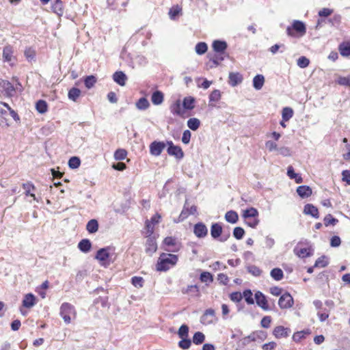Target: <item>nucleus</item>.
<instances>
[{"mask_svg":"<svg viewBox=\"0 0 350 350\" xmlns=\"http://www.w3.org/2000/svg\"><path fill=\"white\" fill-rule=\"evenodd\" d=\"M304 213L317 219L319 217L318 208L312 204H307L304 206Z\"/></svg>","mask_w":350,"mask_h":350,"instance_id":"16","label":"nucleus"},{"mask_svg":"<svg viewBox=\"0 0 350 350\" xmlns=\"http://www.w3.org/2000/svg\"><path fill=\"white\" fill-rule=\"evenodd\" d=\"M297 194L302 198H308L312 194V189L306 185H301L297 189Z\"/></svg>","mask_w":350,"mask_h":350,"instance_id":"19","label":"nucleus"},{"mask_svg":"<svg viewBox=\"0 0 350 350\" xmlns=\"http://www.w3.org/2000/svg\"><path fill=\"white\" fill-rule=\"evenodd\" d=\"M127 152L124 149H118L114 153V158L116 160H124L126 157Z\"/></svg>","mask_w":350,"mask_h":350,"instance_id":"50","label":"nucleus"},{"mask_svg":"<svg viewBox=\"0 0 350 350\" xmlns=\"http://www.w3.org/2000/svg\"><path fill=\"white\" fill-rule=\"evenodd\" d=\"M23 187L25 189V193L26 196H30L33 198V200H36L35 194L31 193V191H34L36 189L33 184L31 183H23Z\"/></svg>","mask_w":350,"mask_h":350,"instance_id":"34","label":"nucleus"},{"mask_svg":"<svg viewBox=\"0 0 350 350\" xmlns=\"http://www.w3.org/2000/svg\"><path fill=\"white\" fill-rule=\"evenodd\" d=\"M271 276L277 281H280L283 278V271L280 268H274L271 271Z\"/></svg>","mask_w":350,"mask_h":350,"instance_id":"37","label":"nucleus"},{"mask_svg":"<svg viewBox=\"0 0 350 350\" xmlns=\"http://www.w3.org/2000/svg\"><path fill=\"white\" fill-rule=\"evenodd\" d=\"M306 33L305 24L298 20L293 21L291 26L286 28V33L288 36L295 37L297 36H303Z\"/></svg>","mask_w":350,"mask_h":350,"instance_id":"2","label":"nucleus"},{"mask_svg":"<svg viewBox=\"0 0 350 350\" xmlns=\"http://www.w3.org/2000/svg\"><path fill=\"white\" fill-rule=\"evenodd\" d=\"M221 98V92L219 90H213L209 95V102H217Z\"/></svg>","mask_w":350,"mask_h":350,"instance_id":"49","label":"nucleus"},{"mask_svg":"<svg viewBox=\"0 0 350 350\" xmlns=\"http://www.w3.org/2000/svg\"><path fill=\"white\" fill-rule=\"evenodd\" d=\"M157 244L156 242V239L154 237H147V239L146 241V252L148 255H152L157 251Z\"/></svg>","mask_w":350,"mask_h":350,"instance_id":"10","label":"nucleus"},{"mask_svg":"<svg viewBox=\"0 0 350 350\" xmlns=\"http://www.w3.org/2000/svg\"><path fill=\"white\" fill-rule=\"evenodd\" d=\"M113 81L121 86L126 84V75L122 71H117L113 75Z\"/></svg>","mask_w":350,"mask_h":350,"instance_id":"17","label":"nucleus"},{"mask_svg":"<svg viewBox=\"0 0 350 350\" xmlns=\"http://www.w3.org/2000/svg\"><path fill=\"white\" fill-rule=\"evenodd\" d=\"M151 101L155 105H161L163 101V94L160 91H155L151 96Z\"/></svg>","mask_w":350,"mask_h":350,"instance_id":"24","label":"nucleus"},{"mask_svg":"<svg viewBox=\"0 0 350 350\" xmlns=\"http://www.w3.org/2000/svg\"><path fill=\"white\" fill-rule=\"evenodd\" d=\"M230 298L234 302H239L243 299V296L240 292H233L230 295Z\"/></svg>","mask_w":350,"mask_h":350,"instance_id":"60","label":"nucleus"},{"mask_svg":"<svg viewBox=\"0 0 350 350\" xmlns=\"http://www.w3.org/2000/svg\"><path fill=\"white\" fill-rule=\"evenodd\" d=\"M52 9L53 12L58 16H62L63 14L62 3H54V4L52 6Z\"/></svg>","mask_w":350,"mask_h":350,"instance_id":"57","label":"nucleus"},{"mask_svg":"<svg viewBox=\"0 0 350 350\" xmlns=\"http://www.w3.org/2000/svg\"><path fill=\"white\" fill-rule=\"evenodd\" d=\"M252 295V293L250 289L245 290L242 294L243 297H244L247 304H254V300Z\"/></svg>","mask_w":350,"mask_h":350,"instance_id":"41","label":"nucleus"},{"mask_svg":"<svg viewBox=\"0 0 350 350\" xmlns=\"http://www.w3.org/2000/svg\"><path fill=\"white\" fill-rule=\"evenodd\" d=\"M337 83L339 85H344V86H350V75L347 77H338L337 80Z\"/></svg>","mask_w":350,"mask_h":350,"instance_id":"58","label":"nucleus"},{"mask_svg":"<svg viewBox=\"0 0 350 350\" xmlns=\"http://www.w3.org/2000/svg\"><path fill=\"white\" fill-rule=\"evenodd\" d=\"M195 98L192 96H187L183 99V107L185 109L191 110L194 108Z\"/></svg>","mask_w":350,"mask_h":350,"instance_id":"27","label":"nucleus"},{"mask_svg":"<svg viewBox=\"0 0 350 350\" xmlns=\"http://www.w3.org/2000/svg\"><path fill=\"white\" fill-rule=\"evenodd\" d=\"M245 234V230L241 227H236L233 230V236L237 239H241Z\"/></svg>","mask_w":350,"mask_h":350,"instance_id":"55","label":"nucleus"},{"mask_svg":"<svg viewBox=\"0 0 350 350\" xmlns=\"http://www.w3.org/2000/svg\"><path fill=\"white\" fill-rule=\"evenodd\" d=\"M271 323V317L270 316L264 317L261 321L260 325L264 328H269Z\"/></svg>","mask_w":350,"mask_h":350,"instance_id":"59","label":"nucleus"},{"mask_svg":"<svg viewBox=\"0 0 350 350\" xmlns=\"http://www.w3.org/2000/svg\"><path fill=\"white\" fill-rule=\"evenodd\" d=\"M170 111H171L172 113H173L174 115L183 116L184 114V111L182 110L180 101L179 100H176L170 107Z\"/></svg>","mask_w":350,"mask_h":350,"instance_id":"25","label":"nucleus"},{"mask_svg":"<svg viewBox=\"0 0 350 350\" xmlns=\"http://www.w3.org/2000/svg\"><path fill=\"white\" fill-rule=\"evenodd\" d=\"M200 280L202 282L207 283L212 282L213 280V275L208 271H203L200 276Z\"/></svg>","mask_w":350,"mask_h":350,"instance_id":"42","label":"nucleus"},{"mask_svg":"<svg viewBox=\"0 0 350 350\" xmlns=\"http://www.w3.org/2000/svg\"><path fill=\"white\" fill-rule=\"evenodd\" d=\"M247 271L249 273H252L253 275L255 276H258L261 273V270L255 265L248 267Z\"/></svg>","mask_w":350,"mask_h":350,"instance_id":"61","label":"nucleus"},{"mask_svg":"<svg viewBox=\"0 0 350 350\" xmlns=\"http://www.w3.org/2000/svg\"><path fill=\"white\" fill-rule=\"evenodd\" d=\"M110 250L111 248L109 247L98 250L96 254L95 258L100 261L102 265H105L106 261L110 256Z\"/></svg>","mask_w":350,"mask_h":350,"instance_id":"6","label":"nucleus"},{"mask_svg":"<svg viewBox=\"0 0 350 350\" xmlns=\"http://www.w3.org/2000/svg\"><path fill=\"white\" fill-rule=\"evenodd\" d=\"M25 56L29 62L34 60L36 56V52L31 48H28L25 51Z\"/></svg>","mask_w":350,"mask_h":350,"instance_id":"54","label":"nucleus"},{"mask_svg":"<svg viewBox=\"0 0 350 350\" xmlns=\"http://www.w3.org/2000/svg\"><path fill=\"white\" fill-rule=\"evenodd\" d=\"M0 87H1L8 96H12L15 92V88L13 85L8 81L1 80L0 81Z\"/></svg>","mask_w":350,"mask_h":350,"instance_id":"14","label":"nucleus"},{"mask_svg":"<svg viewBox=\"0 0 350 350\" xmlns=\"http://www.w3.org/2000/svg\"><path fill=\"white\" fill-rule=\"evenodd\" d=\"M81 90L77 88H72L68 93V97L70 100L76 102L81 95Z\"/></svg>","mask_w":350,"mask_h":350,"instance_id":"29","label":"nucleus"},{"mask_svg":"<svg viewBox=\"0 0 350 350\" xmlns=\"http://www.w3.org/2000/svg\"><path fill=\"white\" fill-rule=\"evenodd\" d=\"M181 339L182 340L178 342V347L184 350L189 349L191 345V340L188 338Z\"/></svg>","mask_w":350,"mask_h":350,"instance_id":"48","label":"nucleus"},{"mask_svg":"<svg viewBox=\"0 0 350 350\" xmlns=\"http://www.w3.org/2000/svg\"><path fill=\"white\" fill-rule=\"evenodd\" d=\"M183 293L184 294H193L198 295L199 292V288L197 285H189L185 289L182 290Z\"/></svg>","mask_w":350,"mask_h":350,"instance_id":"45","label":"nucleus"},{"mask_svg":"<svg viewBox=\"0 0 350 350\" xmlns=\"http://www.w3.org/2000/svg\"><path fill=\"white\" fill-rule=\"evenodd\" d=\"M154 224H152L150 221L148 220L146 222V236L150 237L154 232Z\"/></svg>","mask_w":350,"mask_h":350,"instance_id":"62","label":"nucleus"},{"mask_svg":"<svg viewBox=\"0 0 350 350\" xmlns=\"http://www.w3.org/2000/svg\"><path fill=\"white\" fill-rule=\"evenodd\" d=\"M36 108L40 113H44L47 111V103L43 100H39L36 104Z\"/></svg>","mask_w":350,"mask_h":350,"instance_id":"40","label":"nucleus"},{"mask_svg":"<svg viewBox=\"0 0 350 350\" xmlns=\"http://www.w3.org/2000/svg\"><path fill=\"white\" fill-rule=\"evenodd\" d=\"M217 280L221 284L226 285L229 282V278L227 275L224 273H219L217 275Z\"/></svg>","mask_w":350,"mask_h":350,"instance_id":"64","label":"nucleus"},{"mask_svg":"<svg viewBox=\"0 0 350 350\" xmlns=\"http://www.w3.org/2000/svg\"><path fill=\"white\" fill-rule=\"evenodd\" d=\"M81 161L79 157H72L68 161V166L71 169H77L79 167Z\"/></svg>","mask_w":350,"mask_h":350,"instance_id":"46","label":"nucleus"},{"mask_svg":"<svg viewBox=\"0 0 350 350\" xmlns=\"http://www.w3.org/2000/svg\"><path fill=\"white\" fill-rule=\"evenodd\" d=\"M338 220L333 217L330 214H328L324 218V224L325 226H328L329 225L334 226L338 223Z\"/></svg>","mask_w":350,"mask_h":350,"instance_id":"51","label":"nucleus"},{"mask_svg":"<svg viewBox=\"0 0 350 350\" xmlns=\"http://www.w3.org/2000/svg\"><path fill=\"white\" fill-rule=\"evenodd\" d=\"M339 51L340 55L345 57L350 55V44L342 43L339 46Z\"/></svg>","mask_w":350,"mask_h":350,"instance_id":"36","label":"nucleus"},{"mask_svg":"<svg viewBox=\"0 0 350 350\" xmlns=\"http://www.w3.org/2000/svg\"><path fill=\"white\" fill-rule=\"evenodd\" d=\"M228 79V83L232 87H235L242 83L243 78L239 72H230Z\"/></svg>","mask_w":350,"mask_h":350,"instance_id":"13","label":"nucleus"},{"mask_svg":"<svg viewBox=\"0 0 350 350\" xmlns=\"http://www.w3.org/2000/svg\"><path fill=\"white\" fill-rule=\"evenodd\" d=\"M191 133L189 130H185L182 136V142L185 144H188L190 142Z\"/></svg>","mask_w":350,"mask_h":350,"instance_id":"63","label":"nucleus"},{"mask_svg":"<svg viewBox=\"0 0 350 350\" xmlns=\"http://www.w3.org/2000/svg\"><path fill=\"white\" fill-rule=\"evenodd\" d=\"M265 83V77L262 75H257L253 79V87L256 90L262 89Z\"/></svg>","mask_w":350,"mask_h":350,"instance_id":"22","label":"nucleus"},{"mask_svg":"<svg viewBox=\"0 0 350 350\" xmlns=\"http://www.w3.org/2000/svg\"><path fill=\"white\" fill-rule=\"evenodd\" d=\"M225 219L229 223L236 224L239 219V216L237 212L229 211L226 213Z\"/></svg>","mask_w":350,"mask_h":350,"instance_id":"28","label":"nucleus"},{"mask_svg":"<svg viewBox=\"0 0 350 350\" xmlns=\"http://www.w3.org/2000/svg\"><path fill=\"white\" fill-rule=\"evenodd\" d=\"M207 44L203 42H198L195 47L196 53L200 55L204 54L207 51Z\"/></svg>","mask_w":350,"mask_h":350,"instance_id":"38","label":"nucleus"},{"mask_svg":"<svg viewBox=\"0 0 350 350\" xmlns=\"http://www.w3.org/2000/svg\"><path fill=\"white\" fill-rule=\"evenodd\" d=\"M294 252L299 258H306V257L310 256L312 255V253L309 248H301V249L295 248Z\"/></svg>","mask_w":350,"mask_h":350,"instance_id":"32","label":"nucleus"},{"mask_svg":"<svg viewBox=\"0 0 350 350\" xmlns=\"http://www.w3.org/2000/svg\"><path fill=\"white\" fill-rule=\"evenodd\" d=\"M149 106L150 103L148 100L144 97L139 98L136 103V107L139 110H146Z\"/></svg>","mask_w":350,"mask_h":350,"instance_id":"35","label":"nucleus"},{"mask_svg":"<svg viewBox=\"0 0 350 350\" xmlns=\"http://www.w3.org/2000/svg\"><path fill=\"white\" fill-rule=\"evenodd\" d=\"M168 148L167 152L168 154L175 157L178 159H181L184 157V152L182 148L178 146H175L172 141L167 142Z\"/></svg>","mask_w":350,"mask_h":350,"instance_id":"4","label":"nucleus"},{"mask_svg":"<svg viewBox=\"0 0 350 350\" xmlns=\"http://www.w3.org/2000/svg\"><path fill=\"white\" fill-rule=\"evenodd\" d=\"M86 230L91 234L96 232L98 230V221L95 219L90 220L86 225Z\"/></svg>","mask_w":350,"mask_h":350,"instance_id":"26","label":"nucleus"},{"mask_svg":"<svg viewBox=\"0 0 350 350\" xmlns=\"http://www.w3.org/2000/svg\"><path fill=\"white\" fill-rule=\"evenodd\" d=\"M290 333L291 329L289 328L281 325L275 327L273 331V334L277 338L288 337Z\"/></svg>","mask_w":350,"mask_h":350,"instance_id":"12","label":"nucleus"},{"mask_svg":"<svg viewBox=\"0 0 350 350\" xmlns=\"http://www.w3.org/2000/svg\"><path fill=\"white\" fill-rule=\"evenodd\" d=\"M200 126V121L196 118H191L187 120V126L192 131H196Z\"/></svg>","mask_w":350,"mask_h":350,"instance_id":"31","label":"nucleus"},{"mask_svg":"<svg viewBox=\"0 0 350 350\" xmlns=\"http://www.w3.org/2000/svg\"><path fill=\"white\" fill-rule=\"evenodd\" d=\"M222 234V227L219 223H214L211 227V235L216 239L221 237Z\"/></svg>","mask_w":350,"mask_h":350,"instance_id":"18","label":"nucleus"},{"mask_svg":"<svg viewBox=\"0 0 350 350\" xmlns=\"http://www.w3.org/2000/svg\"><path fill=\"white\" fill-rule=\"evenodd\" d=\"M193 233L198 238H204L208 234V229L204 224L197 223L193 227Z\"/></svg>","mask_w":350,"mask_h":350,"instance_id":"11","label":"nucleus"},{"mask_svg":"<svg viewBox=\"0 0 350 350\" xmlns=\"http://www.w3.org/2000/svg\"><path fill=\"white\" fill-rule=\"evenodd\" d=\"M293 116V110L291 107H284L282 109V117L283 121H288Z\"/></svg>","mask_w":350,"mask_h":350,"instance_id":"33","label":"nucleus"},{"mask_svg":"<svg viewBox=\"0 0 350 350\" xmlns=\"http://www.w3.org/2000/svg\"><path fill=\"white\" fill-rule=\"evenodd\" d=\"M293 303V298L288 293L283 294L278 300V305L281 309L290 308Z\"/></svg>","mask_w":350,"mask_h":350,"instance_id":"5","label":"nucleus"},{"mask_svg":"<svg viewBox=\"0 0 350 350\" xmlns=\"http://www.w3.org/2000/svg\"><path fill=\"white\" fill-rule=\"evenodd\" d=\"M328 265V261L325 256L319 257L315 262L314 266L317 267H325Z\"/></svg>","mask_w":350,"mask_h":350,"instance_id":"52","label":"nucleus"},{"mask_svg":"<svg viewBox=\"0 0 350 350\" xmlns=\"http://www.w3.org/2000/svg\"><path fill=\"white\" fill-rule=\"evenodd\" d=\"M75 314V308L68 303H64L60 307V315L67 324L70 323L71 316Z\"/></svg>","mask_w":350,"mask_h":350,"instance_id":"3","label":"nucleus"},{"mask_svg":"<svg viewBox=\"0 0 350 350\" xmlns=\"http://www.w3.org/2000/svg\"><path fill=\"white\" fill-rule=\"evenodd\" d=\"M258 215V212L256 208L251 207L243 211V217L245 219H248L250 217H253L256 219V217Z\"/></svg>","mask_w":350,"mask_h":350,"instance_id":"30","label":"nucleus"},{"mask_svg":"<svg viewBox=\"0 0 350 350\" xmlns=\"http://www.w3.org/2000/svg\"><path fill=\"white\" fill-rule=\"evenodd\" d=\"M178 335L180 338H188L189 327L187 325H182L178 329Z\"/></svg>","mask_w":350,"mask_h":350,"instance_id":"43","label":"nucleus"},{"mask_svg":"<svg viewBox=\"0 0 350 350\" xmlns=\"http://www.w3.org/2000/svg\"><path fill=\"white\" fill-rule=\"evenodd\" d=\"M256 304L264 310H269L268 301L266 296L260 291H257L255 295Z\"/></svg>","mask_w":350,"mask_h":350,"instance_id":"7","label":"nucleus"},{"mask_svg":"<svg viewBox=\"0 0 350 350\" xmlns=\"http://www.w3.org/2000/svg\"><path fill=\"white\" fill-rule=\"evenodd\" d=\"M297 64L299 67L305 68L309 65L310 60L307 57L301 56L297 59Z\"/></svg>","mask_w":350,"mask_h":350,"instance_id":"53","label":"nucleus"},{"mask_svg":"<svg viewBox=\"0 0 350 350\" xmlns=\"http://www.w3.org/2000/svg\"><path fill=\"white\" fill-rule=\"evenodd\" d=\"M165 147V144L164 142L154 141L150 145V152L152 155L159 156Z\"/></svg>","mask_w":350,"mask_h":350,"instance_id":"8","label":"nucleus"},{"mask_svg":"<svg viewBox=\"0 0 350 350\" xmlns=\"http://www.w3.org/2000/svg\"><path fill=\"white\" fill-rule=\"evenodd\" d=\"M205 336L202 332H197L193 336V342L196 345H200L204 342Z\"/></svg>","mask_w":350,"mask_h":350,"instance_id":"39","label":"nucleus"},{"mask_svg":"<svg viewBox=\"0 0 350 350\" xmlns=\"http://www.w3.org/2000/svg\"><path fill=\"white\" fill-rule=\"evenodd\" d=\"M91 247L92 243L90 241L87 239H82L78 244L79 249L84 253L88 252L90 250Z\"/></svg>","mask_w":350,"mask_h":350,"instance_id":"23","label":"nucleus"},{"mask_svg":"<svg viewBox=\"0 0 350 350\" xmlns=\"http://www.w3.org/2000/svg\"><path fill=\"white\" fill-rule=\"evenodd\" d=\"M215 317L214 310L209 308L206 310L200 318V322L204 325H210L213 323Z\"/></svg>","mask_w":350,"mask_h":350,"instance_id":"9","label":"nucleus"},{"mask_svg":"<svg viewBox=\"0 0 350 350\" xmlns=\"http://www.w3.org/2000/svg\"><path fill=\"white\" fill-rule=\"evenodd\" d=\"M144 280L142 277L134 276L131 278L132 284L137 288H142L144 286Z\"/></svg>","mask_w":350,"mask_h":350,"instance_id":"47","label":"nucleus"},{"mask_svg":"<svg viewBox=\"0 0 350 350\" xmlns=\"http://www.w3.org/2000/svg\"><path fill=\"white\" fill-rule=\"evenodd\" d=\"M13 48L8 45L4 47L3 51V57L4 61L11 62L13 59Z\"/></svg>","mask_w":350,"mask_h":350,"instance_id":"21","label":"nucleus"},{"mask_svg":"<svg viewBox=\"0 0 350 350\" xmlns=\"http://www.w3.org/2000/svg\"><path fill=\"white\" fill-rule=\"evenodd\" d=\"M36 304V297L31 294L29 293L25 296L23 300V306L25 308H30Z\"/></svg>","mask_w":350,"mask_h":350,"instance_id":"20","label":"nucleus"},{"mask_svg":"<svg viewBox=\"0 0 350 350\" xmlns=\"http://www.w3.org/2000/svg\"><path fill=\"white\" fill-rule=\"evenodd\" d=\"M96 82V78L93 75H90L85 77L84 83L88 89L92 88Z\"/></svg>","mask_w":350,"mask_h":350,"instance_id":"44","label":"nucleus"},{"mask_svg":"<svg viewBox=\"0 0 350 350\" xmlns=\"http://www.w3.org/2000/svg\"><path fill=\"white\" fill-rule=\"evenodd\" d=\"M227 43L223 40H215L212 44V47L213 50L218 53H224L226 49H227Z\"/></svg>","mask_w":350,"mask_h":350,"instance_id":"15","label":"nucleus"},{"mask_svg":"<svg viewBox=\"0 0 350 350\" xmlns=\"http://www.w3.org/2000/svg\"><path fill=\"white\" fill-rule=\"evenodd\" d=\"M178 256L172 254L162 253L157 263V270L159 271H166L170 267L174 266L178 261Z\"/></svg>","mask_w":350,"mask_h":350,"instance_id":"1","label":"nucleus"},{"mask_svg":"<svg viewBox=\"0 0 350 350\" xmlns=\"http://www.w3.org/2000/svg\"><path fill=\"white\" fill-rule=\"evenodd\" d=\"M181 12V8L176 5V7H173L170 10L169 15L171 19L174 20L175 18L179 15Z\"/></svg>","mask_w":350,"mask_h":350,"instance_id":"56","label":"nucleus"}]
</instances>
